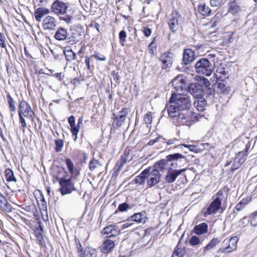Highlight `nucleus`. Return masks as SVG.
<instances>
[{"label":"nucleus","mask_w":257,"mask_h":257,"mask_svg":"<svg viewBox=\"0 0 257 257\" xmlns=\"http://www.w3.org/2000/svg\"><path fill=\"white\" fill-rule=\"evenodd\" d=\"M169 102L171 104L167 108V112L170 117L175 116L176 110H187L191 106L190 98L186 94L173 93Z\"/></svg>","instance_id":"obj_1"},{"label":"nucleus","mask_w":257,"mask_h":257,"mask_svg":"<svg viewBox=\"0 0 257 257\" xmlns=\"http://www.w3.org/2000/svg\"><path fill=\"white\" fill-rule=\"evenodd\" d=\"M196 72L198 74L209 76L212 73L213 67L211 63L206 58L199 60L195 65Z\"/></svg>","instance_id":"obj_2"},{"label":"nucleus","mask_w":257,"mask_h":257,"mask_svg":"<svg viewBox=\"0 0 257 257\" xmlns=\"http://www.w3.org/2000/svg\"><path fill=\"white\" fill-rule=\"evenodd\" d=\"M172 169H176L187 164V159L185 156L180 153H174L166 156Z\"/></svg>","instance_id":"obj_3"},{"label":"nucleus","mask_w":257,"mask_h":257,"mask_svg":"<svg viewBox=\"0 0 257 257\" xmlns=\"http://www.w3.org/2000/svg\"><path fill=\"white\" fill-rule=\"evenodd\" d=\"M181 110H176L175 116L173 117H177V123L178 125H190L191 121L193 120L192 117L194 115H196L195 113L191 111H188L185 112H180ZM196 116V115H195Z\"/></svg>","instance_id":"obj_4"},{"label":"nucleus","mask_w":257,"mask_h":257,"mask_svg":"<svg viewBox=\"0 0 257 257\" xmlns=\"http://www.w3.org/2000/svg\"><path fill=\"white\" fill-rule=\"evenodd\" d=\"M34 112L32 109L31 106L25 101H21L19 106V115L25 116L28 119H30L32 122L34 120Z\"/></svg>","instance_id":"obj_5"},{"label":"nucleus","mask_w":257,"mask_h":257,"mask_svg":"<svg viewBox=\"0 0 257 257\" xmlns=\"http://www.w3.org/2000/svg\"><path fill=\"white\" fill-rule=\"evenodd\" d=\"M59 184L61 186L60 192L63 195L70 194L73 191L76 190L74 184L70 179L61 178L60 179Z\"/></svg>","instance_id":"obj_6"},{"label":"nucleus","mask_w":257,"mask_h":257,"mask_svg":"<svg viewBox=\"0 0 257 257\" xmlns=\"http://www.w3.org/2000/svg\"><path fill=\"white\" fill-rule=\"evenodd\" d=\"M222 199L217 196H214L212 200L207 207L204 212V215H209L212 214H215L218 210L221 208Z\"/></svg>","instance_id":"obj_7"},{"label":"nucleus","mask_w":257,"mask_h":257,"mask_svg":"<svg viewBox=\"0 0 257 257\" xmlns=\"http://www.w3.org/2000/svg\"><path fill=\"white\" fill-rule=\"evenodd\" d=\"M67 4L59 0L55 1L51 6V12L57 16L66 14L67 12Z\"/></svg>","instance_id":"obj_8"},{"label":"nucleus","mask_w":257,"mask_h":257,"mask_svg":"<svg viewBox=\"0 0 257 257\" xmlns=\"http://www.w3.org/2000/svg\"><path fill=\"white\" fill-rule=\"evenodd\" d=\"M172 86L177 91L187 90L188 86L186 82V77L183 75H178L172 81Z\"/></svg>","instance_id":"obj_9"},{"label":"nucleus","mask_w":257,"mask_h":257,"mask_svg":"<svg viewBox=\"0 0 257 257\" xmlns=\"http://www.w3.org/2000/svg\"><path fill=\"white\" fill-rule=\"evenodd\" d=\"M187 90L195 98H199L204 95V89L202 85L198 83H191L187 87Z\"/></svg>","instance_id":"obj_10"},{"label":"nucleus","mask_w":257,"mask_h":257,"mask_svg":"<svg viewBox=\"0 0 257 257\" xmlns=\"http://www.w3.org/2000/svg\"><path fill=\"white\" fill-rule=\"evenodd\" d=\"M130 111V110L128 108H122L119 111V114L113 118V126L115 128H118L124 124L126 116Z\"/></svg>","instance_id":"obj_11"},{"label":"nucleus","mask_w":257,"mask_h":257,"mask_svg":"<svg viewBox=\"0 0 257 257\" xmlns=\"http://www.w3.org/2000/svg\"><path fill=\"white\" fill-rule=\"evenodd\" d=\"M181 19L180 16L176 12H174L171 14L168 23L169 29L173 33L177 32L179 29V21Z\"/></svg>","instance_id":"obj_12"},{"label":"nucleus","mask_w":257,"mask_h":257,"mask_svg":"<svg viewBox=\"0 0 257 257\" xmlns=\"http://www.w3.org/2000/svg\"><path fill=\"white\" fill-rule=\"evenodd\" d=\"M42 25L44 30L52 31L56 29L58 25V22L55 18L47 16L44 18Z\"/></svg>","instance_id":"obj_13"},{"label":"nucleus","mask_w":257,"mask_h":257,"mask_svg":"<svg viewBox=\"0 0 257 257\" xmlns=\"http://www.w3.org/2000/svg\"><path fill=\"white\" fill-rule=\"evenodd\" d=\"M161 174L158 171L152 170L148 172L147 175V183L150 186L153 187L158 183L160 181Z\"/></svg>","instance_id":"obj_14"},{"label":"nucleus","mask_w":257,"mask_h":257,"mask_svg":"<svg viewBox=\"0 0 257 257\" xmlns=\"http://www.w3.org/2000/svg\"><path fill=\"white\" fill-rule=\"evenodd\" d=\"M186 169L180 170L173 169L171 168L167 172L165 180L168 183H172L174 182L177 177L182 173L185 172Z\"/></svg>","instance_id":"obj_15"},{"label":"nucleus","mask_w":257,"mask_h":257,"mask_svg":"<svg viewBox=\"0 0 257 257\" xmlns=\"http://www.w3.org/2000/svg\"><path fill=\"white\" fill-rule=\"evenodd\" d=\"M173 56L174 54L171 52H165L161 55L159 60L162 62V69H165L171 67Z\"/></svg>","instance_id":"obj_16"},{"label":"nucleus","mask_w":257,"mask_h":257,"mask_svg":"<svg viewBox=\"0 0 257 257\" xmlns=\"http://www.w3.org/2000/svg\"><path fill=\"white\" fill-rule=\"evenodd\" d=\"M171 168L168 160L167 159L157 161L154 164L153 170L158 171L160 173V172H164L165 170L168 171Z\"/></svg>","instance_id":"obj_17"},{"label":"nucleus","mask_w":257,"mask_h":257,"mask_svg":"<svg viewBox=\"0 0 257 257\" xmlns=\"http://www.w3.org/2000/svg\"><path fill=\"white\" fill-rule=\"evenodd\" d=\"M238 241V238L237 236L231 237L229 240L228 245L223 248H220V251L222 253H229L232 252L233 250L236 248V244Z\"/></svg>","instance_id":"obj_18"},{"label":"nucleus","mask_w":257,"mask_h":257,"mask_svg":"<svg viewBox=\"0 0 257 257\" xmlns=\"http://www.w3.org/2000/svg\"><path fill=\"white\" fill-rule=\"evenodd\" d=\"M102 233L106 235L107 237H110L118 235L119 230L116 225H110L103 228Z\"/></svg>","instance_id":"obj_19"},{"label":"nucleus","mask_w":257,"mask_h":257,"mask_svg":"<svg viewBox=\"0 0 257 257\" xmlns=\"http://www.w3.org/2000/svg\"><path fill=\"white\" fill-rule=\"evenodd\" d=\"M147 220L146 213L144 212L135 213L127 220L128 221H134L138 223L144 224Z\"/></svg>","instance_id":"obj_20"},{"label":"nucleus","mask_w":257,"mask_h":257,"mask_svg":"<svg viewBox=\"0 0 257 257\" xmlns=\"http://www.w3.org/2000/svg\"><path fill=\"white\" fill-rule=\"evenodd\" d=\"M195 59V53L190 49L184 50L183 56V63L184 65H188L191 63Z\"/></svg>","instance_id":"obj_21"},{"label":"nucleus","mask_w":257,"mask_h":257,"mask_svg":"<svg viewBox=\"0 0 257 257\" xmlns=\"http://www.w3.org/2000/svg\"><path fill=\"white\" fill-rule=\"evenodd\" d=\"M49 13L50 11L47 8L39 7L37 8L34 12V17L36 21L37 22H40L42 18Z\"/></svg>","instance_id":"obj_22"},{"label":"nucleus","mask_w":257,"mask_h":257,"mask_svg":"<svg viewBox=\"0 0 257 257\" xmlns=\"http://www.w3.org/2000/svg\"><path fill=\"white\" fill-rule=\"evenodd\" d=\"M68 37V32L66 29L59 27L55 34L54 38L58 41H64Z\"/></svg>","instance_id":"obj_23"},{"label":"nucleus","mask_w":257,"mask_h":257,"mask_svg":"<svg viewBox=\"0 0 257 257\" xmlns=\"http://www.w3.org/2000/svg\"><path fill=\"white\" fill-rule=\"evenodd\" d=\"M207 105V102L203 96L199 98H195L194 102V105L195 107L199 111H203L205 109V107Z\"/></svg>","instance_id":"obj_24"},{"label":"nucleus","mask_w":257,"mask_h":257,"mask_svg":"<svg viewBox=\"0 0 257 257\" xmlns=\"http://www.w3.org/2000/svg\"><path fill=\"white\" fill-rule=\"evenodd\" d=\"M43 233L44 230L43 225H42V223L39 222V227L37 228L35 231V234L37 240L41 245H43L45 243L43 238Z\"/></svg>","instance_id":"obj_25"},{"label":"nucleus","mask_w":257,"mask_h":257,"mask_svg":"<svg viewBox=\"0 0 257 257\" xmlns=\"http://www.w3.org/2000/svg\"><path fill=\"white\" fill-rule=\"evenodd\" d=\"M114 246V242L110 239H106L101 246V250L104 253H107L112 250Z\"/></svg>","instance_id":"obj_26"},{"label":"nucleus","mask_w":257,"mask_h":257,"mask_svg":"<svg viewBox=\"0 0 257 257\" xmlns=\"http://www.w3.org/2000/svg\"><path fill=\"white\" fill-rule=\"evenodd\" d=\"M228 13L235 15L241 11V8L239 4L235 0L231 2L228 5Z\"/></svg>","instance_id":"obj_27"},{"label":"nucleus","mask_w":257,"mask_h":257,"mask_svg":"<svg viewBox=\"0 0 257 257\" xmlns=\"http://www.w3.org/2000/svg\"><path fill=\"white\" fill-rule=\"evenodd\" d=\"M194 232L198 235H201L205 233L208 231V225L206 223H201L195 225L193 229Z\"/></svg>","instance_id":"obj_28"},{"label":"nucleus","mask_w":257,"mask_h":257,"mask_svg":"<svg viewBox=\"0 0 257 257\" xmlns=\"http://www.w3.org/2000/svg\"><path fill=\"white\" fill-rule=\"evenodd\" d=\"M151 168H147L142 172L140 175L137 176L134 180L135 183L139 184H143L147 179V175L150 172Z\"/></svg>","instance_id":"obj_29"},{"label":"nucleus","mask_w":257,"mask_h":257,"mask_svg":"<svg viewBox=\"0 0 257 257\" xmlns=\"http://www.w3.org/2000/svg\"><path fill=\"white\" fill-rule=\"evenodd\" d=\"M198 12L203 16H209L211 10L208 6H206L204 4H201L198 6Z\"/></svg>","instance_id":"obj_30"},{"label":"nucleus","mask_w":257,"mask_h":257,"mask_svg":"<svg viewBox=\"0 0 257 257\" xmlns=\"http://www.w3.org/2000/svg\"><path fill=\"white\" fill-rule=\"evenodd\" d=\"M245 160V159L242 158H239L238 159L235 158L231 168V171L233 172L236 170L238 169L240 165L244 162Z\"/></svg>","instance_id":"obj_31"},{"label":"nucleus","mask_w":257,"mask_h":257,"mask_svg":"<svg viewBox=\"0 0 257 257\" xmlns=\"http://www.w3.org/2000/svg\"><path fill=\"white\" fill-rule=\"evenodd\" d=\"M5 173L6 180L8 182H17V179L14 176V172L11 169H7L5 171Z\"/></svg>","instance_id":"obj_32"},{"label":"nucleus","mask_w":257,"mask_h":257,"mask_svg":"<svg viewBox=\"0 0 257 257\" xmlns=\"http://www.w3.org/2000/svg\"><path fill=\"white\" fill-rule=\"evenodd\" d=\"M185 253V250L183 248H179L177 246L172 254L171 257H183Z\"/></svg>","instance_id":"obj_33"},{"label":"nucleus","mask_w":257,"mask_h":257,"mask_svg":"<svg viewBox=\"0 0 257 257\" xmlns=\"http://www.w3.org/2000/svg\"><path fill=\"white\" fill-rule=\"evenodd\" d=\"M59 19L60 21H64L67 24L69 25L72 23V21L73 19V17L71 15L66 14H63L58 16Z\"/></svg>","instance_id":"obj_34"},{"label":"nucleus","mask_w":257,"mask_h":257,"mask_svg":"<svg viewBox=\"0 0 257 257\" xmlns=\"http://www.w3.org/2000/svg\"><path fill=\"white\" fill-rule=\"evenodd\" d=\"M66 59L67 61H71L76 59V55L71 49L64 51Z\"/></svg>","instance_id":"obj_35"},{"label":"nucleus","mask_w":257,"mask_h":257,"mask_svg":"<svg viewBox=\"0 0 257 257\" xmlns=\"http://www.w3.org/2000/svg\"><path fill=\"white\" fill-rule=\"evenodd\" d=\"M83 117L82 116L80 117L78 119L77 125H75V129H76V130H77V131L76 133H74L73 132H71L72 135L75 137L74 138V140L75 141H76L77 139V134L79 132L81 125L83 123Z\"/></svg>","instance_id":"obj_36"},{"label":"nucleus","mask_w":257,"mask_h":257,"mask_svg":"<svg viewBox=\"0 0 257 257\" xmlns=\"http://www.w3.org/2000/svg\"><path fill=\"white\" fill-rule=\"evenodd\" d=\"M68 123L70 126L71 132L76 133L77 130L75 129V119L73 115H71L68 119Z\"/></svg>","instance_id":"obj_37"},{"label":"nucleus","mask_w":257,"mask_h":257,"mask_svg":"<svg viewBox=\"0 0 257 257\" xmlns=\"http://www.w3.org/2000/svg\"><path fill=\"white\" fill-rule=\"evenodd\" d=\"M131 208H132V207L127 203H126V202H124V203L120 204L118 205L117 209L116 210V212L126 211L127 210L130 209Z\"/></svg>","instance_id":"obj_38"},{"label":"nucleus","mask_w":257,"mask_h":257,"mask_svg":"<svg viewBox=\"0 0 257 257\" xmlns=\"http://www.w3.org/2000/svg\"><path fill=\"white\" fill-rule=\"evenodd\" d=\"M65 161V163L67 165V167L69 171L70 172V173L71 174H73L74 172V164H73V162L69 158H66Z\"/></svg>","instance_id":"obj_39"},{"label":"nucleus","mask_w":257,"mask_h":257,"mask_svg":"<svg viewBox=\"0 0 257 257\" xmlns=\"http://www.w3.org/2000/svg\"><path fill=\"white\" fill-rule=\"evenodd\" d=\"M55 151L56 152H60L62 151V148L64 145V142L63 140L61 139H58L55 140Z\"/></svg>","instance_id":"obj_40"},{"label":"nucleus","mask_w":257,"mask_h":257,"mask_svg":"<svg viewBox=\"0 0 257 257\" xmlns=\"http://www.w3.org/2000/svg\"><path fill=\"white\" fill-rule=\"evenodd\" d=\"M100 165V164H99V161L95 159H93L89 163V168L91 171H93L98 166Z\"/></svg>","instance_id":"obj_41"},{"label":"nucleus","mask_w":257,"mask_h":257,"mask_svg":"<svg viewBox=\"0 0 257 257\" xmlns=\"http://www.w3.org/2000/svg\"><path fill=\"white\" fill-rule=\"evenodd\" d=\"M7 97L10 110L11 111L15 112L16 111V107L15 106L13 99L9 94L7 95Z\"/></svg>","instance_id":"obj_42"},{"label":"nucleus","mask_w":257,"mask_h":257,"mask_svg":"<svg viewBox=\"0 0 257 257\" xmlns=\"http://www.w3.org/2000/svg\"><path fill=\"white\" fill-rule=\"evenodd\" d=\"M250 148V145L247 144L245 145V148L244 151L239 152L236 155V158L238 159L239 158H243V157L246 156L247 155L248 151Z\"/></svg>","instance_id":"obj_43"},{"label":"nucleus","mask_w":257,"mask_h":257,"mask_svg":"<svg viewBox=\"0 0 257 257\" xmlns=\"http://www.w3.org/2000/svg\"><path fill=\"white\" fill-rule=\"evenodd\" d=\"M187 148L189 149L191 151H196V147L194 145H184V144H181L176 146L175 148L177 150H182L183 147Z\"/></svg>","instance_id":"obj_44"},{"label":"nucleus","mask_w":257,"mask_h":257,"mask_svg":"<svg viewBox=\"0 0 257 257\" xmlns=\"http://www.w3.org/2000/svg\"><path fill=\"white\" fill-rule=\"evenodd\" d=\"M126 33L125 31L121 30L119 33V42L122 46H124V43L126 42Z\"/></svg>","instance_id":"obj_45"},{"label":"nucleus","mask_w":257,"mask_h":257,"mask_svg":"<svg viewBox=\"0 0 257 257\" xmlns=\"http://www.w3.org/2000/svg\"><path fill=\"white\" fill-rule=\"evenodd\" d=\"M91 56L90 57L86 56L85 57V63L87 66V69L90 72L92 71L94 69V66L92 64L91 65V63H92V61L91 60Z\"/></svg>","instance_id":"obj_46"},{"label":"nucleus","mask_w":257,"mask_h":257,"mask_svg":"<svg viewBox=\"0 0 257 257\" xmlns=\"http://www.w3.org/2000/svg\"><path fill=\"white\" fill-rule=\"evenodd\" d=\"M200 241L199 237L196 235L191 236L189 240L190 244L192 246L198 244L200 243Z\"/></svg>","instance_id":"obj_47"},{"label":"nucleus","mask_w":257,"mask_h":257,"mask_svg":"<svg viewBox=\"0 0 257 257\" xmlns=\"http://www.w3.org/2000/svg\"><path fill=\"white\" fill-rule=\"evenodd\" d=\"M91 57H94L98 61H104L106 60V58L104 55L97 52H94V54L91 55Z\"/></svg>","instance_id":"obj_48"},{"label":"nucleus","mask_w":257,"mask_h":257,"mask_svg":"<svg viewBox=\"0 0 257 257\" xmlns=\"http://www.w3.org/2000/svg\"><path fill=\"white\" fill-rule=\"evenodd\" d=\"M247 204V200H244L243 199L241 201H240L238 204H237L235 208L237 211H240L242 208H243Z\"/></svg>","instance_id":"obj_49"},{"label":"nucleus","mask_w":257,"mask_h":257,"mask_svg":"<svg viewBox=\"0 0 257 257\" xmlns=\"http://www.w3.org/2000/svg\"><path fill=\"white\" fill-rule=\"evenodd\" d=\"M152 115L151 112H148L144 116V121L146 124H151L152 121Z\"/></svg>","instance_id":"obj_50"},{"label":"nucleus","mask_w":257,"mask_h":257,"mask_svg":"<svg viewBox=\"0 0 257 257\" xmlns=\"http://www.w3.org/2000/svg\"><path fill=\"white\" fill-rule=\"evenodd\" d=\"M156 37L153 38L152 42L149 44L148 47V52L151 54H154V48L156 47V44L155 43Z\"/></svg>","instance_id":"obj_51"},{"label":"nucleus","mask_w":257,"mask_h":257,"mask_svg":"<svg viewBox=\"0 0 257 257\" xmlns=\"http://www.w3.org/2000/svg\"><path fill=\"white\" fill-rule=\"evenodd\" d=\"M217 87L222 93H228V90L225 85L223 82H219L217 84Z\"/></svg>","instance_id":"obj_52"},{"label":"nucleus","mask_w":257,"mask_h":257,"mask_svg":"<svg viewBox=\"0 0 257 257\" xmlns=\"http://www.w3.org/2000/svg\"><path fill=\"white\" fill-rule=\"evenodd\" d=\"M4 210L8 212H10L12 211L13 207H12V205L10 203L8 202L7 200L6 201V202L4 203V206L2 208Z\"/></svg>","instance_id":"obj_53"},{"label":"nucleus","mask_w":257,"mask_h":257,"mask_svg":"<svg viewBox=\"0 0 257 257\" xmlns=\"http://www.w3.org/2000/svg\"><path fill=\"white\" fill-rule=\"evenodd\" d=\"M6 38L5 36L3 34L0 33V47L3 48H6Z\"/></svg>","instance_id":"obj_54"},{"label":"nucleus","mask_w":257,"mask_h":257,"mask_svg":"<svg viewBox=\"0 0 257 257\" xmlns=\"http://www.w3.org/2000/svg\"><path fill=\"white\" fill-rule=\"evenodd\" d=\"M252 220L250 221V224L252 226L257 225V211L254 212L252 214Z\"/></svg>","instance_id":"obj_55"},{"label":"nucleus","mask_w":257,"mask_h":257,"mask_svg":"<svg viewBox=\"0 0 257 257\" xmlns=\"http://www.w3.org/2000/svg\"><path fill=\"white\" fill-rule=\"evenodd\" d=\"M111 75L112 76L114 80L116 83H119V76L118 75V72H117L116 71H113L111 72Z\"/></svg>","instance_id":"obj_56"},{"label":"nucleus","mask_w":257,"mask_h":257,"mask_svg":"<svg viewBox=\"0 0 257 257\" xmlns=\"http://www.w3.org/2000/svg\"><path fill=\"white\" fill-rule=\"evenodd\" d=\"M143 33L146 37H148L151 35L152 30L149 28L146 27L144 28Z\"/></svg>","instance_id":"obj_57"},{"label":"nucleus","mask_w":257,"mask_h":257,"mask_svg":"<svg viewBox=\"0 0 257 257\" xmlns=\"http://www.w3.org/2000/svg\"><path fill=\"white\" fill-rule=\"evenodd\" d=\"M178 141H179V140L177 138H172V139H167L166 144V146H169V145H173Z\"/></svg>","instance_id":"obj_58"},{"label":"nucleus","mask_w":257,"mask_h":257,"mask_svg":"<svg viewBox=\"0 0 257 257\" xmlns=\"http://www.w3.org/2000/svg\"><path fill=\"white\" fill-rule=\"evenodd\" d=\"M210 5L212 7H216L219 6L221 3V0H210Z\"/></svg>","instance_id":"obj_59"},{"label":"nucleus","mask_w":257,"mask_h":257,"mask_svg":"<svg viewBox=\"0 0 257 257\" xmlns=\"http://www.w3.org/2000/svg\"><path fill=\"white\" fill-rule=\"evenodd\" d=\"M20 119V122L22 124V126L25 128L27 127V123L26 122L25 119L24 118L25 116H23L22 115H19Z\"/></svg>","instance_id":"obj_60"},{"label":"nucleus","mask_w":257,"mask_h":257,"mask_svg":"<svg viewBox=\"0 0 257 257\" xmlns=\"http://www.w3.org/2000/svg\"><path fill=\"white\" fill-rule=\"evenodd\" d=\"M217 23L218 20L214 17L210 22V27L212 28L215 27Z\"/></svg>","instance_id":"obj_61"},{"label":"nucleus","mask_w":257,"mask_h":257,"mask_svg":"<svg viewBox=\"0 0 257 257\" xmlns=\"http://www.w3.org/2000/svg\"><path fill=\"white\" fill-rule=\"evenodd\" d=\"M219 242V240L218 238H213L209 243L213 247Z\"/></svg>","instance_id":"obj_62"},{"label":"nucleus","mask_w":257,"mask_h":257,"mask_svg":"<svg viewBox=\"0 0 257 257\" xmlns=\"http://www.w3.org/2000/svg\"><path fill=\"white\" fill-rule=\"evenodd\" d=\"M77 252L79 253V257H82V254H83L84 252L83 251L82 247L80 243H79V244L77 245Z\"/></svg>","instance_id":"obj_63"},{"label":"nucleus","mask_w":257,"mask_h":257,"mask_svg":"<svg viewBox=\"0 0 257 257\" xmlns=\"http://www.w3.org/2000/svg\"><path fill=\"white\" fill-rule=\"evenodd\" d=\"M123 165H124L121 164V163H120L118 162H117V163L116 164L115 167V169L116 170L115 171L119 172L120 171V170L121 169V168Z\"/></svg>","instance_id":"obj_64"}]
</instances>
